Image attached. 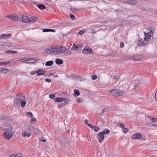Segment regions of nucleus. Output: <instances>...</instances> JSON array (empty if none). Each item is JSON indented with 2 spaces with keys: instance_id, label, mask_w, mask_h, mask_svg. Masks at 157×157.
I'll list each match as a JSON object with an SVG mask.
<instances>
[{
  "instance_id": "nucleus-1",
  "label": "nucleus",
  "mask_w": 157,
  "mask_h": 157,
  "mask_svg": "<svg viewBox=\"0 0 157 157\" xmlns=\"http://www.w3.org/2000/svg\"><path fill=\"white\" fill-rule=\"evenodd\" d=\"M25 95L23 94H18L16 96V99L14 101V104L15 106L18 107L21 104V107H23L25 105L26 102L25 100Z\"/></svg>"
},
{
  "instance_id": "nucleus-2",
  "label": "nucleus",
  "mask_w": 157,
  "mask_h": 157,
  "mask_svg": "<svg viewBox=\"0 0 157 157\" xmlns=\"http://www.w3.org/2000/svg\"><path fill=\"white\" fill-rule=\"evenodd\" d=\"M65 50V47L59 46L56 47L55 48L48 49L46 50L45 52L46 53L53 54L55 55H58L63 52Z\"/></svg>"
},
{
  "instance_id": "nucleus-3",
  "label": "nucleus",
  "mask_w": 157,
  "mask_h": 157,
  "mask_svg": "<svg viewBox=\"0 0 157 157\" xmlns=\"http://www.w3.org/2000/svg\"><path fill=\"white\" fill-rule=\"evenodd\" d=\"M1 128L2 130L4 131V132L6 131H11L12 129V126L7 123L2 124Z\"/></svg>"
},
{
  "instance_id": "nucleus-4",
  "label": "nucleus",
  "mask_w": 157,
  "mask_h": 157,
  "mask_svg": "<svg viewBox=\"0 0 157 157\" xmlns=\"http://www.w3.org/2000/svg\"><path fill=\"white\" fill-rule=\"evenodd\" d=\"M14 133L11 130L10 131H6L3 135L4 137L7 140H9L13 136Z\"/></svg>"
},
{
  "instance_id": "nucleus-5",
  "label": "nucleus",
  "mask_w": 157,
  "mask_h": 157,
  "mask_svg": "<svg viewBox=\"0 0 157 157\" xmlns=\"http://www.w3.org/2000/svg\"><path fill=\"white\" fill-rule=\"evenodd\" d=\"M18 18L21 21L23 22L28 23L29 22V19L26 16L20 15Z\"/></svg>"
},
{
  "instance_id": "nucleus-6",
  "label": "nucleus",
  "mask_w": 157,
  "mask_h": 157,
  "mask_svg": "<svg viewBox=\"0 0 157 157\" xmlns=\"http://www.w3.org/2000/svg\"><path fill=\"white\" fill-rule=\"evenodd\" d=\"M121 91H119L117 89H114L110 91V93L112 95L115 96H118L122 95Z\"/></svg>"
},
{
  "instance_id": "nucleus-7",
  "label": "nucleus",
  "mask_w": 157,
  "mask_h": 157,
  "mask_svg": "<svg viewBox=\"0 0 157 157\" xmlns=\"http://www.w3.org/2000/svg\"><path fill=\"white\" fill-rule=\"evenodd\" d=\"M105 134V132H102L98 134L97 137L100 143H101L103 140Z\"/></svg>"
},
{
  "instance_id": "nucleus-8",
  "label": "nucleus",
  "mask_w": 157,
  "mask_h": 157,
  "mask_svg": "<svg viewBox=\"0 0 157 157\" xmlns=\"http://www.w3.org/2000/svg\"><path fill=\"white\" fill-rule=\"evenodd\" d=\"M153 33V32L152 30H151L149 33H146L144 32V33L145 35L144 40L146 42L149 41L151 40V34H152Z\"/></svg>"
},
{
  "instance_id": "nucleus-9",
  "label": "nucleus",
  "mask_w": 157,
  "mask_h": 157,
  "mask_svg": "<svg viewBox=\"0 0 157 157\" xmlns=\"http://www.w3.org/2000/svg\"><path fill=\"white\" fill-rule=\"evenodd\" d=\"M136 43L138 45L140 46L146 45L147 44L146 42L144 41L143 40L140 39H139L137 40Z\"/></svg>"
},
{
  "instance_id": "nucleus-10",
  "label": "nucleus",
  "mask_w": 157,
  "mask_h": 157,
  "mask_svg": "<svg viewBox=\"0 0 157 157\" xmlns=\"http://www.w3.org/2000/svg\"><path fill=\"white\" fill-rule=\"evenodd\" d=\"M82 52L85 54H93L92 49L90 48H87L86 49H83L82 50Z\"/></svg>"
},
{
  "instance_id": "nucleus-11",
  "label": "nucleus",
  "mask_w": 157,
  "mask_h": 157,
  "mask_svg": "<svg viewBox=\"0 0 157 157\" xmlns=\"http://www.w3.org/2000/svg\"><path fill=\"white\" fill-rule=\"evenodd\" d=\"M6 17L8 18L9 19L17 21L18 20V18L16 15H7L6 16Z\"/></svg>"
},
{
  "instance_id": "nucleus-12",
  "label": "nucleus",
  "mask_w": 157,
  "mask_h": 157,
  "mask_svg": "<svg viewBox=\"0 0 157 157\" xmlns=\"http://www.w3.org/2000/svg\"><path fill=\"white\" fill-rule=\"evenodd\" d=\"M142 136L140 133H136L133 135L132 136V139L136 140L140 138Z\"/></svg>"
},
{
  "instance_id": "nucleus-13",
  "label": "nucleus",
  "mask_w": 157,
  "mask_h": 157,
  "mask_svg": "<svg viewBox=\"0 0 157 157\" xmlns=\"http://www.w3.org/2000/svg\"><path fill=\"white\" fill-rule=\"evenodd\" d=\"M22 135L24 137L27 136L29 137L31 135V132L25 130L22 132Z\"/></svg>"
},
{
  "instance_id": "nucleus-14",
  "label": "nucleus",
  "mask_w": 157,
  "mask_h": 157,
  "mask_svg": "<svg viewBox=\"0 0 157 157\" xmlns=\"http://www.w3.org/2000/svg\"><path fill=\"white\" fill-rule=\"evenodd\" d=\"M45 72V71L43 70L42 69H40L36 71L37 74L36 75H38L40 76V75H44Z\"/></svg>"
},
{
  "instance_id": "nucleus-15",
  "label": "nucleus",
  "mask_w": 157,
  "mask_h": 157,
  "mask_svg": "<svg viewBox=\"0 0 157 157\" xmlns=\"http://www.w3.org/2000/svg\"><path fill=\"white\" fill-rule=\"evenodd\" d=\"M11 36V34H10L8 35L3 34L0 36V39L4 40L6 39H8L9 37Z\"/></svg>"
},
{
  "instance_id": "nucleus-16",
  "label": "nucleus",
  "mask_w": 157,
  "mask_h": 157,
  "mask_svg": "<svg viewBox=\"0 0 157 157\" xmlns=\"http://www.w3.org/2000/svg\"><path fill=\"white\" fill-rule=\"evenodd\" d=\"M70 101V100L68 99H64L63 98V99L61 100V103L64 105L68 103Z\"/></svg>"
},
{
  "instance_id": "nucleus-17",
  "label": "nucleus",
  "mask_w": 157,
  "mask_h": 157,
  "mask_svg": "<svg viewBox=\"0 0 157 157\" xmlns=\"http://www.w3.org/2000/svg\"><path fill=\"white\" fill-rule=\"evenodd\" d=\"M33 128V126L31 125H27L26 128V130L25 131L31 132L32 131Z\"/></svg>"
},
{
  "instance_id": "nucleus-18",
  "label": "nucleus",
  "mask_w": 157,
  "mask_h": 157,
  "mask_svg": "<svg viewBox=\"0 0 157 157\" xmlns=\"http://www.w3.org/2000/svg\"><path fill=\"white\" fill-rule=\"evenodd\" d=\"M126 3L131 5H134L137 3V1L134 0H130L128 1Z\"/></svg>"
},
{
  "instance_id": "nucleus-19",
  "label": "nucleus",
  "mask_w": 157,
  "mask_h": 157,
  "mask_svg": "<svg viewBox=\"0 0 157 157\" xmlns=\"http://www.w3.org/2000/svg\"><path fill=\"white\" fill-rule=\"evenodd\" d=\"M9 70L6 68H1L0 69V73L3 74H5L7 73Z\"/></svg>"
},
{
  "instance_id": "nucleus-20",
  "label": "nucleus",
  "mask_w": 157,
  "mask_h": 157,
  "mask_svg": "<svg viewBox=\"0 0 157 157\" xmlns=\"http://www.w3.org/2000/svg\"><path fill=\"white\" fill-rule=\"evenodd\" d=\"M9 63L10 64H11L12 62H10V61H2L0 62V65H1L6 66Z\"/></svg>"
},
{
  "instance_id": "nucleus-21",
  "label": "nucleus",
  "mask_w": 157,
  "mask_h": 157,
  "mask_svg": "<svg viewBox=\"0 0 157 157\" xmlns=\"http://www.w3.org/2000/svg\"><path fill=\"white\" fill-rule=\"evenodd\" d=\"M89 126L91 129L94 130L95 132H98L99 131V128L96 126H94L91 125H89Z\"/></svg>"
},
{
  "instance_id": "nucleus-22",
  "label": "nucleus",
  "mask_w": 157,
  "mask_h": 157,
  "mask_svg": "<svg viewBox=\"0 0 157 157\" xmlns=\"http://www.w3.org/2000/svg\"><path fill=\"white\" fill-rule=\"evenodd\" d=\"M37 20V18L36 17H30L29 22H35Z\"/></svg>"
},
{
  "instance_id": "nucleus-23",
  "label": "nucleus",
  "mask_w": 157,
  "mask_h": 157,
  "mask_svg": "<svg viewBox=\"0 0 157 157\" xmlns=\"http://www.w3.org/2000/svg\"><path fill=\"white\" fill-rule=\"evenodd\" d=\"M9 157H22V155L21 154L19 153L18 154H17L16 155H12Z\"/></svg>"
},
{
  "instance_id": "nucleus-24",
  "label": "nucleus",
  "mask_w": 157,
  "mask_h": 157,
  "mask_svg": "<svg viewBox=\"0 0 157 157\" xmlns=\"http://www.w3.org/2000/svg\"><path fill=\"white\" fill-rule=\"evenodd\" d=\"M56 63L58 65H60L63 63V61L62 59H56Z\"/></svg>"
},
{
  "instance_id": "nucleus-25",
  "label": "nucleus",
  "mask_w": 157,
  "mask_h": 157,
  "mask_svg": "<svg viewBox=\"0 0 157 157\" xmlns=\"http://www.w3.org/2000/svg\"><path fill=\"white\" fill-rule=\"evenodd\" d=\"M65 50L64 51L63 53H64V54L66 55H69L70 53V51H68V50L67 49L65 48Z\"/></svg>"
},
{
  "instance_id": "nucleus-26",
  "label": "nucleus",
  "mask_w": 157,
  "mask_h": 157,
  "mask_svg": "<svg viewBox=\"0 0 157 157\" xmlns=\"http://www.w3.org/2000/svg\"><path fill=\"white\" fill-rule=\"evenodd\" d=\"M38 8L41 10L45 8V6L43 4H39L38 5Z\"/></svg>"
},
{
  "instance_id": "nucleus-27",
  "label": "nucleus",
  "mask_w": 157,
  "mask_h": 157,
  "mask_svg": "<svg viewBox=\"0 0 157 157\" xmlns=\"http://www.w3.org/2000/svg\"><path fill=\"white\" fill-rule=\"evenodd\" d=\"M53 63V62L52 61H49L46 63L45 65L46 66H50L52 65Z\"/></svg>"
},
{
  "instance_id": "nucleus-28",
  "label": "nucleus",
  "mask_w": 157,
  "mask_h": 157,
  "mask_svg": "<svg viewBox=\"0 0 157 157\" xmlns=\"http://www.w3.org/2000/svg\"><path fill=\"white\" fill-rule=\"evenodd\" d=\"M63 99L62 98H56L55 99V101L56 102H60L61 103V100Z\"/></svg>"
},
{
  "instance_id": "nucleus-29",
  "label": "nucleus",
  "mask_w": 157,
  "mask_h": 157,
  "mask_svg": "<svg viewBox=\"0 0 157 157\" xmlns=\"http://www.w3.org/2000/svg\"><path fill=\"white\" fill-rule=\"evenodd\" d=\"M34 59H26L25 63H34V61H33Z\"/></svg>"
},
{
  "instance_id": "nucleus-30",
  "label": "nucleus",
  "mask_w": 157,
  "mask_h": 157,
  "mask_svg": "<svg viewBox=\"0 0 157 157\" xmlns=\"http://www.w3.org/2000/svg\"><path fill=\"white\" fill-rule=\"evenodd\" d=\"M32 131H33L35 133L38 134L39 133L40 131L36 128L33 127Z\"/></svg>"
},
{
  "instance_id": "nucleus-31",
  "label": "nucleus",
  "mask_w": 157,
  "mask_h": 157,
  "mask_svg": "<svg viewBox=\"0 0 157 157\" xmlns=\"http://www.w3.org/2000/svg\"><path fill=\"white\" fill-rule=\"evenodd\" d=\"M26 115L28 117H30L31 118L33 117V115L30 112H28L26 113Z\"/></svg>"
},
{
  "instance_id": "nucleus-32",
  "label": "nucleus",
  "mask_w": 157,
  "mask_h": 157,
  "mask_svg": "<svg viewBox=\"0 0 157 157\" xmlns=\"http://www.w3.org/2000/svg\"><path fill=\"white\" fill-rule=\"evenodd\" d=\"M78 47L77 46H75L74 47H72L71 48V50H73L74 51L77 50H78Z\"/></svg>"
},
{
  "instance_id": "nucleus-33",
  "label": "nucleus",
  "mask_w": 157,
  "mask_h": 157,
  "mask_svg": "<svg viewBox=\"0 0 157 157\" xmlns=\"http://www.w3.org/2000/svg\"><path fill=\"white\" fill-rule=\"evenodd\" d=\"M74 93L76 95V96H79L80 95L79 92L78 90H75Z\"/></svg>"
},
{
  "instance_id": "nucleus-34",
  "label": "nucleus",
  "mask_w": 157,
  "mask_h": 157,
  "mask_svg": "<svg viewBox=\"0 0 157 157\" xmlns=\"http://www.w3.org/2000/svg\"><path fill=\"white\" fill-rule=\"evenodd\" d=\"M36 119L35 118H32L30 121V123L32 124L33 123L36 121Z\"/></svg>"
},
{
  "instance_id": "nucleus-35",
  "label": "nucleus",
  "mask_w": 157,
  "mask_h": 157,
  "mask_svg": "<svg viewBox=\"0 0 157 157\" xmlns=\"http://www.w3.org/2000/svg\"><path fill=\"white\" fill-rule=\"evenodd\" d=\"M103 132H105V134L106 133V134H108L109 133L110 131L108 129H104Z\"/></svg>"
},
{
  "instance_id": "nucleus-36",
  "label": "nucleus",
  "mask_w": 157,
  "mask_h": 157,
  "mask_svg": "<svg viewBox=\"0 0 157 157\" xmlns=\"http://www.w3.org/2000/svg\"><path fill=\"white\" fill-rule=\"evenodd\" d=\"M123 132L124 133H126L128 131V129L127 128H125V127L124 128H122Z\"/></svg>"
},
{
  "instance_id": "nucleus-37",
  "label": "nucleus",
  "mask_w": 157,
  "mask_h": 157,
  "mask_svg": "<svg viewBox=\"0 0 157 157\" xmlns=\"http://www.w3.org/2000/svg\"><path fill=\"white\" fill-rule=\"evenodd\" d=\"M119 124L121 126L122 129L124 128V127H125L124 125L121 122H120Z\"/></svg>"
},
{
  "instance_id": "nucleus-38",
  "label": "nucleus",
  "mask_w": 157,
  "mask_h": 157,
  "mask_svg": "<svg viewBox=\"0 0 157 157\" xmlns=\"http://www.w3.org/2000/svg\"><path fill=\"white\" fill-rule=\"evenodd\" d=\"M91 78H92V80H94L96 79L97 78V77L96 75H93L92 76Z\"/></svg>"
},
{
  "instance_id": "nucleus-39",
  "label": "nucleus",
  "mask_w": 157,
  "mask_h": 157,
  "mask_svg": "<svg viewBox=\"0 0 157 157\" xmlns=\"http://www.w3.org/2000/svg\"><path fill=\"white\" fill-rule=\"evenodd\" d=\"M157 119L156 118H152L151 119V121L152 122H155L157 121Z\"/></svg>"
},
{
  "instance_id": "nucleus-40",
  "label": "nucleus",
  "mask_w": 157,
  "mask_h": 157,
  "mask_svg": "<svg viewBox=\"0 0 157 157\" xmlns=\"http://www.w3.org/2000/svg\"><path fill=\"white\" fill-rule=\"evenodd\" d=\"M19 62H21L22 63H25L26 59H20L19 60Z\"/></svg>"
},
{
  "instance_id": "nucleus-41",
  "label": "nucleus",
  "mask_w": 157,
  "mask_h": 157,
  "mask_svg": "<svg viewBox=\"0 0 157 157\" xmlns=\"http://www.w3.org/2000/svg\"><path fill=\"white\" fill-rule=\"evenodd\" d=\"M70 18L72 20H74L75 19V16L72 14H71L70 16Z\"/></svg>"
},
{
  "instance_id": "nucleus-42",
  "label": "nucleus",
  "mask_w": 157,
  "mask_h": 157,
  "mask_svg": "<svg viewBox=\"0 0 157 157\" xmlns=\"http://www.w3.org/2000/svg\"><path fill=\"white\" fill-rule=\"evenodd\" d=\"M50 29H44L43 30V31L44 32H50Z\"/></svg>"
},
{
  "instance_id": "nucleus-43",
  "label": "nucleus",
  "mask_w": 157,
  "mask_h": 157,
  "mask_svg": "<svg viewBox=\"0 0 157 157\" xmlns=\"http://www.w3.org/2000/svg\"><path fill=\"white\" fill-rule=\"evenodd\" d=\"M45 81L48 82H50L51 81V79L46 78Z\"/></svg>"
},
{
  "instance_id": "nucleus-44",
  "label": "nucleus",
  "mask_w": 157,
  "mask_h": 157,
  "mask_svg": "<svg viewBox=\"0 0 157 157\" xmlns=\"http://www.w3.org/2000/svg\"><path fill=\"white\" fill-rule=\"evenodd\" d=\"M49 97L50 98L53 99L54 98V97H55V95H54L53 94H51L49 96Z\"/></svg>"
},
{
  "instance_id": "nucleus-45",
  "label": "nucleus",
  "mask_w": 157,
  "mask_h": 157,
  "mask_svg": "<svg viewBox=\"0 0 157 157\" xmlns=\"http://www.w3.org/2000/svg\"><path fill=\"white\" fill-rule=\"evenodd\" d=\"M120 47L121 48H122L124 47V43L122 42H121L120 43Z\"/></svg>"
},
{
  "instance_id": "nucleus-46",
  "label": "nucleus",
  "mask_w": 157,
  "mask_h": 157,
  "mask_svg": "<svg viewBox=\"0 0 157 157\" xmlns=\"http://www.w3.org/2000/svg\"><path fill=\"white\" fill-rule=\"evenodd\" d=\"M85 123L87 124L88 126H89V125H90V124H89L88 123V121L87 120H85Z\"/></svg>"
},
{
  "instance_id": "nucleus-47",
  "label": "nucleus",
  "mask_w": 157,
  "mask_h": 157,
  "mask_svg": "<svg viewBox=\"0 0 157 157\" xmlns=\"http://www.w3.org/2000/svg\"><path fill=\"white\" fill-rule=\"evenodd\" d=\"M84 33V31L83 30H81L79 32V34L80 35H82Z\"/></svg>"
},
{
  "instance_id": "nucleus-48",
  "label": "nucleus",
  "mask_w": 157,
  "mask_h": 157,
  "mask_svg": "<svg viewBox=\"0 0 157 157\" xmlns=\"http://www.w3.org/2000/svg\"><path fill=\"white\" fill-rule=\"evenodd\" d=\"M91 33H92L95 34L96 33V32L95 31V30L94 29H93L91 30Z\"/></svg>"
},
{
  "instance_id": "nucleus-49",
  "label": "nucleus",
  "mask_w": 157,
  "mask_h": 157,
  "mask_svg": "<svg viewBox=\"0 0 157 157\" xmlns=\"http://www.w3.org/2000/svg\"><path fill=\"white\" fill-rule=\"evenodd\" d=\"M119 76H114V78L115 79H118L119 78Z\"/></svg>"
},
{
  "instance_id": "nucleus-50",
  "label": "nucleus",
  "mask_w": 157,
  "mask_h": 157,
  "mask_svg": "<svg viewBox=\"0 0 157 157\" xmlns=\"http://www.w3.org/2000/svg\"><path fill=\"white\" fill-rule=\"evenodd\" d=\"M47 140L44 139L43 138L40 140V141L42 142H46Z\"/></svg>"
},
{
  "instance_id": "nucleus-51",
  "label": "nucleus",
  "mask_w": 157,
  "mask_h": 157,
  "mask_svg": "<svg viewBox=\"0 0 157 157\" xmlns=\"http://www.w3.org/2000/svg\"><path fill=\"white\" fill-rule=\"evenodd\" d=\"M7 53H12V51L11 50H8L6 51V52Z\"/></svg>"
},
{
  "instance_id": "nucleus-52",
  "label": "nucleus",
  "mask_w": 157,
  "mask_h": 157,
  "mask_svg": "<svg viewBox=\"0 0 157 157\" xmlns=\"http://www.w3.org/2000/svg\"><path fill=\"white\" fill-rule=\"evenodd\" d=\"M77 102L78 103H80L81 102V101L80 99L78 98L76 100Z\"/></svg>"
},
{
  "instance_id": "nucleus-53",
  "label": "nucleus",
  "mask_w": 157,
  "mask_h": 157,
  "mask_svg": "<svg viewBox=\"0 0 157 157\" xmlns=\"http://www.w3.org/2000/svg\"><path fill=\"white\" fill-rule=\"evenodd\" d=\"M155 98L156 100H157V90L156 91V93H155Z\"/></svg>"
},
{
  "instance_id": "nucleus-54",
  "label": "nucleus",
  "mask_w": 157,
  "mask_h": 157,
  "mask_svg": "<svg viewBox=\"0 0 157 157\" xmlns=\"http://www.w3.org/2000/svg\"><path fill=\"white\" fill-rule=\"evenodd\" d=\"M50 32H55V31L54 29H50Z\"/></svg>"
},
{
  "instance_id": "nucleus-55",
  "label": "nucleus",
  "mask_w": 157,
  "mask_h": 157,
  "mask_svg": "<svg viewBox=\"0 0 157 157\" xmlns=\"http://www.w3.org/2000/svg\"><path fill=\"white\" fill-rule=\"evenodd\" d=\"M12 53H17V52L16 51H12Z\"/></svg>"
},
{
  "instance_id": "nucleus-56",
  "label": "nucleus",
  "mask_w": 157,
  "mask_h": 157,
  "mask_svg": "<svg viewBox=\"0 0 157 157\" xmlns=\"http://www.w3.org/2000/svg\"><path fill=\"white\" fill-rule=\"evenodd\" d=\"M78 10V9H77V8H74L73 9V11H77Z\"/></svg>"
},
{
  "instance_id": "nucleus-57",
  "label": "nucleus",
  "mask_w": 157,
  "mask_h": 157,
  "mask_svg": "<svg viewBox=\"0 0 157 157\" xmlns=\"http://www.w3.org/2000/svg\"><path fill=\"white\" fill-rule=\"evenodd\" d=\"M106 112V111L105 110H103L101 112L102 114H103V113H104L105 112Z\"/></svg>"
},
{
  "instance_id": "nucleus-58",
  "label": "nucleus",
  "mask_w": 157,
  "mask_h": 157,
  "mask_svg": "<svg viewBox=\"0 0 157 157\" xmlns=\"http://www.w3.org/2000/svg\"><path fill=\"white\" fill-rule=\"evenodd\" d=\"M53 75V74L51 73V74H50L49 75H48V76L49 77H50L51 75Z\"/></svg>"
},
{
  "instance_id": "nucleus-59",
  "label": "nucleus",
  "mask_w": 157,
  "mask_h": 157,
  "mask_svg": "<svg viewBox=\"0 0 157 157\" xmlns=\"http://www.w3.org/2000/svg\"><path fill=\"white\" fill-rule=\"evenodd\" d=\"M48 75H44V76H45V77H48Z\"/></svg>"
},
{
  "instance_id": "nucleus-60",
  "label": "nucleus",
  "mask_w": 157,
  "mask_h": 157,
  "mask_svg": "<svg viewBox=\"0 0 157 157\" xmlns=\"http://www.w3.org/2000/svg\"><path fill=\"white\" fill-rule=\"evenodd\" d=\"M75 46H76V45H75V43L74 44H73V47H74Z\"/></svg>"
},
{
  "instance_id": "nucleus-61",
  "label": "nucleus",
  "mask_w": 157,
  "mask_h": 157,
  "mask_svg": "<svg viewBox=\"0 0 157 157\" xmlns=\"http://www.w3.org/2000/svg\"><path fill=\"white\" fill-rule=\"evenodd\" d=\"M55 76V78H56V77H58V76L57 75H56Z\"/></svg>"
},
{
  "instance_id": "nucleus-62",
  "label": "nucleus",
  "mask_w": 157,
  "mask_h": 157,
  "mask_svg": "<svg viewBox=\"0 0 157 157\" xmlns=\"http://www.w3.org/2000/svg\"><path fill=\"white\" fill-rule=\"evenodd\" d=\"M148 118H150V116H149L148 117Z\"/></svg>"
},
{
  "instance_id": "nucleus-63",
  "label": "nucleus",
  "mask_w": 157,
  "mask_h": 157,
  "mask_svg": "<svg viewBox=\"0 0 157 157\" xmlns=\"http://www.w3.org/2000/svg\"><path fill=\"white\" fill-rule=\"evenodd\" d=\"M136 61H139L140 59H136Z\"/></svg>"
},
{
  "instance_id": "nucleus-64",
  "label": "nucleus",
  "mask_w": 157,
  "mask_h": 157,
  "mask_svg": "<svg viewBox=\"0 0 157 157\" xmlns=\"http://www.w3.org/2000/svg\"><path fill=\"white\" fill-rule=\"evenodd\" d=\"M134 60L135 61L136 59H134Z\"/></svg>"
}]
</instances>
